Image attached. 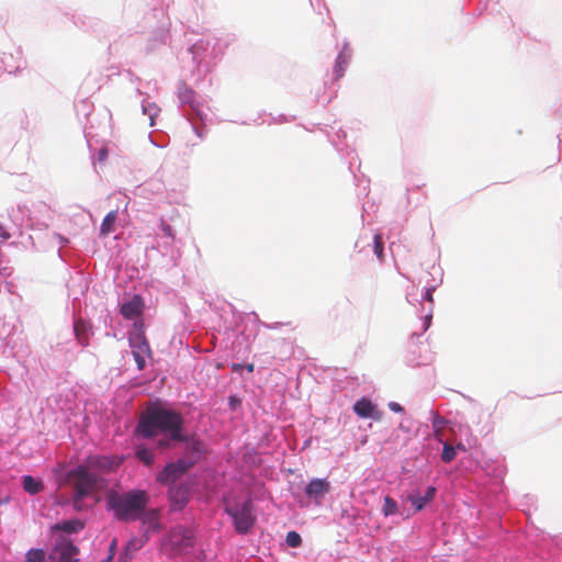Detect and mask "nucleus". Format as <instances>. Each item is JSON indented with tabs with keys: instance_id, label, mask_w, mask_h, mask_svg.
<instances>
[{
	"instance_id": "6ab92c4d",
	"label": "nucleus",
	"mask_w": 562,
	"mask_h": 562,
	"mask_svg": "<svg viewBox=\"0 0 562 562\" xmlns=\"http://www.w3.org/2000/svg\"><path fill=\"white\" fill-rule=\"evenodd\" d=\"M442 443V452H441V460L445 463H450L453 461L457 457V448L451 446L450 443L443 441Z\"/></svg>"
},
{
	"instance_id": "9b49d317",
	"label": "nucleus",
	"mask_w": 562,
	"mask_h": 562,
	"mask_svg": "<svg viewBox=\"0 0 562 562\" xmlns=\"http://www.w3.org/2000/svg\"><path fill=\"white\" fill-rule=\"evenodd\" d=\"M159 516L160 510L157 508H153L147 512L145 509L140 519H143V522L147 525L148 530L158 531L160 529Z\"/></svg>"
},
{
	"instance_id": "a878e982",
	"label": "nucleus",
	"mask_w": 562,
	"mask_h": 562,
	"mask_svg": "<svg viewBox=\"0 0 562 562\" xmlns=\"http://www.w3.org/2000/svg\"><path fill=\"white\" fill-rule=\"evenodd\" d=\"M285 541L289 547L291 548H297L302 543V538L296 531H289L286 533Z\"/></svg>"
},
{
	"instance_id": "f704fd0d",
	"label": "nucleus",
	"mask_w": 562,
	"mask_h": 562,
	"mask_svg": "<svg viewBox=\"0 0 562 562\" xmlns=\"http://www.w3.org/2000/svg\"><path fill=\"white\" fill-rule=\"evenodd\" d=\"M0 236L4 239H8L10 235L5 232V229L0 225Z\"/></svg>"
},
{
	"instance_id": "1a4fd4ad",
	"label": "nucleus",
	"mask_w": 562,
	"mask_h": 562,
	"mask_svg": "<svg viewBox=\"0 0 562 562\" xmlns=\"http://www.w3.org/2000/svg\"><path fill=\"white\" fill-rule=\"evenodd\" d=\"M204 446L199 440H192L187 445L183 461L190 463V468H192L199 460L202 458L204 453Z\"/></svg>"
},
{
	"instance_id": "dca6fc26",
	"label": "nucleus",
	"mask_w": 562,
	"mask_h": 562,
	"mask_svg": "<svg viewBox=\"0 0 562 562\" xmlns=\"http://www.w3.org/2000/svg\"><path fill=\"white\" fill-rule=\"evenodd\" d=\"M85 527L83 522L79 519L66 520L55 526V529L63 530L67 533H74L82 530Z\"/></svg>"
},
{
	"instance_id": "393cba45",
	"label": "nucleus",
	"mask_w": 562,
	"mask_h": 562,
	"mask_svg": "<svg viewBox=\"0 0 562 562\" xmlns=\"http://www.w3.org/2000/svg\"><path fill=\"white\" fill-rule=\"evenodd\" d=\"M347 63L348 61H347L346 55L340 53L336 59V68H335L336 78L342 77Z\"/></svg>"
},
{
	"instance_id": "cd10ccee",
	"label": "nucleus",
	"mask_w": 562,
	"mask_h": 562,
	"mask_svg": "<svg viewBox=\"0 0 562 562\" xmlns=\"http://www.w3.org/2000/svg\"><path fill=\"white\" fill-rule=\"evenodd\" d=\"M149 356V353H143V351H136L133 353V357L135 359V362L137 363L138 370H143L146 364V357Z\"/></svg>"
},
{
	"instance_id": "6e6552de",
	"label": "nucleus",
	"mask_w": 562,
	"mask_h": 562,
	"mask_svg": "<svg viewBox=\"0 0 562 562\" xmlns=\"http://www.w3.org/2000/svg\"><path fill=\"white\" fill-rule=\"evenodd\" d=\"M168 493L173 510L182 509L189 501V490L186 486L173 485Z\"/></svg>"
},
{
	"instance_id": "a211bd4d",
	"label": "nucleus",
	"mask_w": 562,
	"mask_h": 562,
	"mask_svg": "<svg viewBox=\"0 0 562 562\" xmlns=\"http://www.w3.org/2000/svg\"><path fill=\"white\" fill-rule=\"evenodd\" d=\"M446 425H447L446 418L441 417L438 414H434V417H432L434 437L439 442H443L442 430Z\"/></svg>"
},
{
	"instance_id": "f8f14e48",
	"label": "nucleus",
	"mask_w": 562,
	"mask_h": 562,
	"mask_svg": "<svg viewBox=\"0 0 562 562\" xmlns=\"http://www.w3.org/2000/svg\"><path fill=\"white\" fill-rule=\"evenodd\" d=\"M374 405L372 404V402L368 398H360L359 401H357L353 405V411L355 413L359 416V417H362V418H368V417H371L373 416V412H374Z\"/></svg>"
},
{
	"instance_id": "c85d7f7f",
	"label": "nucleus",
	"mask_w": 562,
	"mask_h": 562,
	"mask_svg": "<svg viewBox=\"0 0 562 562\" xmlns=\"http://www.w3.org/2000/svg\"><path fill=\"white\" fill-rule=\"evenodd\" d=\"M160 227L164 232V234L168 237H173V233H172V228L169 224H167L166 222L161 221V224H160Z\"/></svg>"
},
{
	"instance_id": "423d86ee",
	"label": "nucleus",
	"mask_w": 562,
	"mask_h": 562,
	"mask_svg": "<svg viewBox=\"0 0 562 562\" xmlns=\"http://www.w3.org/2000/svg\"><path fill=\"white\" fill-rule=\"evenodd\" d=\"M172 549L182 552L193 546V531L182 526L175 527L169 533Z\"/></svg>"
},
{
	"instance_id": "72a5a7b5",
	"label": "nucleus",
	"mask_w": 562,
	"mask_h": 562,
	"mask_svg": "<svg viewBox=\"0 0 562 562\" xmlns=\"http://www.w3.org/2000/svg\"><path fill=\"white\" fill-rule=\"evenodd\" d=\"M243 368H244V366H243V364H240V363H233V364H232V369H233V371H235V372H239Z\"/></svg>"
},
{
	"instance_id": "e433bc0d",
	"label": "nucleus",
	"mask_w": 562,
	"mask_h": 562,
	"mask_svg": "<svg viewBox=\"0 0 562 562\" xmlns=\"http://www.w3.org/2000/svg\"><path fill=\"white\" fill-rule=\"evenodd\" d=\"M454 448H457V450L465 451V447L463 443H458Z\"/></svg>"
},
{
	"instance_id": "f3484780",
	"label": "nucleus",
	"mask_w": 562,
	"mask_h": 562,
	"mask_svg": "<svg viewBox=\"0 0 562 562\" xmlns=\"http://www.w3.org/2000/svg\"><path fill=\"white\" fill-rule=\"evenodd\" d=\"M116 221V211L109 212L102 221L100 227V234L105 236L114 231V224Z\"/></svg>"
},
{
	"instance_id": "9d476101",
	"label": "nucleus",
	"mask_w": 562,
	"mask_h": 562,
	"mask_svg": "<svg viewBox=\"0 0 562 562\" xmlns=\"http://www.w3.org/2000/svg\"><path fill=\"white\" fill-rule=\"evenodd\" d=\"M143 308V301L138 295H134L128 302L121 306V314L126 319H134L140 315Z\"/></svg>"
},
{
	"instance_id": "4c0bfd02",
	"label": "nucleus",
	"mask_w": 562,
	"mask_h": 562,
	"mask_svg": "<svg viewBox=\"0 0 562 562\" xmlns=\"http://www.w3.org/2000/svg\"><path fill=\"white\" fill-rule=\"evenodd\" d=\"M114 546H115V541L112 542L111 550L114 549Z\"/></svg>"
},
{
	"instance_id": "2eb2a0df",
	"label": "nucleus",
	"mask_w": 562,
	"mask_h": 562,
	"mask_svg": "<svg viewBox=\"0 0 562 562\" xmlns=\"http://www.w3.org/2000/svg\"><path fill=\"white\" fill-rule=\"evenodd\" d=\"M23 488L26 493L35 495L44 490V485L33 476L25 475L23 476Z\"/></svg>"
},
{
	"instance_id": "c9c22d12",
	"label": "nucleus",
	"mask_w": 562,
	"mask_h": 562,
	"mask_svg": "<svg viewBox=\"0 0 562 562\" xmlns=\"http://www.w3.org/2000/svg\"><path fill=\"white\" fill-rule=\"evenodd\" d=\"M245 368L247 369L248 372L251 373V372H254L255 366H254V363H249Z\"/></svg>"
},
{
	"instance_id": "aec40b11",
	"label": "nucleus",
	"mask_w": 562,
	"mask_h": 562,
	"mask_svg": "<svg viewBox=\"0 0 562 562\" xmlns=\"http://www.w3.org/2000/svg\"><path fill=\"white\" fill-rule=\"evenodd\" d=\"M77 339L80 345L87 346L88 345V337L86 335L87 326L82 321H78L75 323L74 326Z\"/></svg>"
},
{
	"instance_id": "7ed1b4c3",
	"label": "nucleus",
	"mask_w": 562,
	"mask_h": 562,
	"mask_svg": "<svg viewBox=\"0 0 562 562\" xmlns=\"http://www.w3.org/2000/svg\"><path fill=\"white\" fill-rule=\"evenodd\" d=\"M149 502L144 490H132L126 493H119L110 490L106 494L108 508L114 513L117 520L135 521L140 519Z\"/></svg>"
},
{
	"instance_id": "7c9ffc66",
	"label": "nucleus",
	"mask_w": 562,
	"mask_h": 562,
	"mask_svg": "<svg viewBox=\"0 0 562 562\" xmlns=\"http://www.w3.org/2000/svg\"><path fill=\"white\" fill-rule=\"evenodd\" d=\"M389 408L395 413H401L403 412V407L396 403V402H390L389 403Z\"/></svg>"
},
{
	"instance_id": "c756f323",
	"label": "nucleus",
	"mask_w": 562,
	"mask_h": 562,
	"mask_svg": "<svg viewBox=\"0 0 562 562\" xmlns=\"http://www.w3.org/2000/svg\"><path fill=\"white\" fill-rule=\"evenodd\" d=\"M435 494H436V488L432 486H429L426 491V494L424 495L425 501L427 503L430 502L435 497Z\"/></svg>"
},
{
	"instance_id": "39448f33",
	"label": "nucleus",
	"mask_w": 562,
	"mask_h": 562,
	"mask_svg": "<svg viewBox=\"0 0 562 562\" xmlns=\"http://www.w3.org/2000/svg\"><path fill=\"white\" fill-rule=\"evenodd\" d=\"M190 463L179 459L176 462L167 464L157 475V481L161 484L172 485L190 470Z\"/></svg>"
},
{
	"instance_id": "b1692460",
	"label": "nucleus",
	"mask_w": 562,
	"mask_h": 562,
	"mask_svg": "<svg viewBox=\"0 0 562 562\" xmlns=\"http://www.w3.org/2000/svg\"><path fill=\"white\" fill-rule=\"evenodd\" d=\"M382 513L386 517L397 514V503H396V501L393 499L390 496H385L384 497V505H383Z\"/></svg>"
},
{
	"instance_id": "473e14b6",
	"label": "nucleus",
	"mask_w": 562,
	"mask_h": 562,
	"mask_svg": "<svg viewBox=\"0 0 562 562\" xmlns=\"http://www.w3.org/2000/svg\"><path fill=\"white\" fill-rule=\"evenodd\" d=\"M432 292H434V289H427L426 290V293H425V299L429 302H432Z\"/></svg>"
},
{
	"instance_id": "f257e3e1",
	"label": "nucleus",
	"mask_w": 562,
	"mask_h": 562,
	"mask_svg": "<svg viewBox=\"0 0 562 562\" xmlns=\"http://www.w3.org/2000/svg\"><path fill=\"white\" fill-rule=\"evenodd\" d=\"M121 460L110 456H89L81 464L67 474L74 488L72 506L76 510L82 509L86 497L105 490L109 485L105 474L115 471Z\"/></svg>"
},
{
	"instance_id": "20e7f679",
	"label": "nucleus",
	"mask_w": 562,
	"mask_h": 562,
	"mask_svg": "<svg viewBox=\"0 0 562 562\" xmlns=\"http://www.w3.org/2000/svg\"><path fill=\"white\" fill-rule=\"evenodd\" d=\"M226 512L234 519L235 529L239 533H247L255 524L250 501L244 502L236 508H226Z\"/></svg>"
},
{
	"instance_id": "5701e85b",
	"label": "nucleus",
	"mask_w": 562,
	"mask_h": 562,
	"mask_svg": "<svg viewBox=\"0 0 562 562\" xmlns=\"http://www.w3.org/2000/svg\"><path fill=\"white\" fill-rule=\"evenodd\" d=\"M45 555L43 549H31L26 552L24 562H44Z\"/></svg>"
},
{
	"instance_id": "bb28decb",
	"label": "nucleus",
	"mask_w": 562,
	"mask_h": 562,
	"mask_svg": "<svg viewBox=\"0 0 562 562\" xmlns=\"http://www.w3.org/2000/svg\"><path fill=\"white\" fill-rule=\"evenodd\" d=\"M373 250L379 259L383 258V241L381 235L376 234L373 238Z\"/></svg>"
},
{
	"instance_id": "4468645a",
	"label": "nucleus",
	"mask_w": 562,
	"mask_h": 562,
	"mask_svg": "<svg viewBox=\"0 0 562 562\" xmlns=\"http://www.w3.org/2000/svg\"><path fill=\"white\" fill-rule=\"evenodd\" d=\"M130 345L132 348V355L136 351L140 350L143 353H150L149 345L146 340V337L142 333L134 334L130 337Z\"/></svg>"
},
{
	"instance_id": "f03ea898",
	"label": "nucleus",
	"mask_w": 562,
	"mask_h": 562,
	"mask_svg": "<svg viewBox=\"0 0 562 562\" xmlns=\"http://www.w3.org/2000/svg\"><path fill=\"white\" fill-rule=\"evenodd\" d=\"M182 427L183 418L179 413L160 407H149L140 417L137 432L144 438L154 437L158 431L168 432L171 439L182 441L184 439L181 435Z\"/></svg>"
},
{
	"instance_id": "412c9836",
	"label": "nucleus",
	"mask_w": 562,
	"mask_h": 562,
	"mask_svg": "<svg viewBox=\"0 0 562 562\" xmlns=\"http://www.w3.org/2000/svg\"><path fill=\"white\" fill-rule=\"evenodd\" d=\"M136 457L139 461H142L143 463H145L146 465H150L154 463V460H155V457H154V453L151 450L147 449V448H144V447H138L137 450H136Z\"/></svg>"
},
{
	"instance_id": "ddd939ff",
	"label": "nucleus",
	"mask_w": 562,
	"mask_h": 562,
	"mask_svg": "<svg viewBox=\"0 0 562 562\" xmlns=\"http://www.w3.org/2000/svg\"><path fill=\"white\" fill-rule=\"evenodd\" d=\"M60 555L58 562H78L76 555L79 552V549L71 542H65L60 546Z\"/></svg>"
},
{
	"instance_id": "2f4dec72",
	"label": "nucleus",
	"mask_w": 562,
	"mask_h": 562,
	"mask_svg": "<svg viewBox=\"0 0 562 562\" xmlns=\"http://www.w3.org/2000/svg\"><path fill=\"white\" fill-rule=\"evenodd\" d=\"M171 437L170 438H162L160 440H158V446L161 447V448H167L170 446V441H171Z\"/></svg>"
},
{
	"instance_id": "0eeeda50",
	"label": "nucleus",
	"mask_w": 562,
	"mask_h": 562,
	"mask_svg": "<svg viewBox=\"0 0 562 562\" xmlns=\"http://www.w3.org/2000/svg\"><path fill=\"white\" fill-rule=\"evenodd\" d=\"M330 490V482L326 479H313L305 488L308 497L318 501Z\"/></svg>"
},
{
	"instance_id": "4be33fe9",
	"label": "nucleus",
	"mask_w": 562,
	"mask_h": 562,
	"mask_svg": "<svg viewBox=\"0 0 562 562\" xmlns=\"http://www.w3.org/2000/svg\"><path fill=\"white\" fill-rule=\"evenodd\" d=\"M407 501L414 506L415 513L422 510L425 507V505L427 504L424 496H422L419 493L408 494Z\"/></svg>"
}]
</instances>
